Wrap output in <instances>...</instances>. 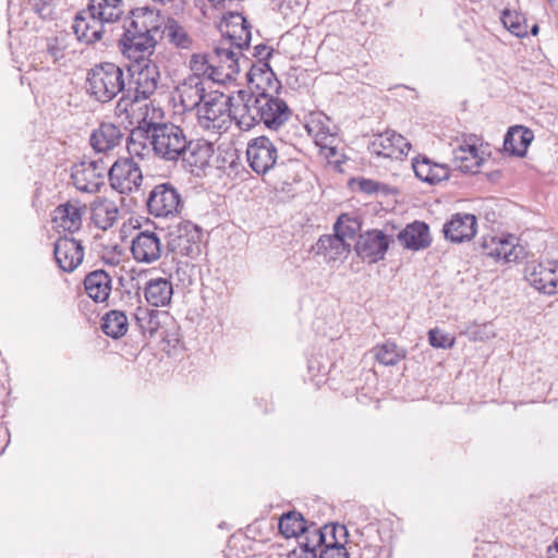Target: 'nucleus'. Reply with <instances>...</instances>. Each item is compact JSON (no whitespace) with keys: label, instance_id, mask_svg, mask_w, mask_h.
<instances>
[{"label":"nucleus","instance_id":"ddd939ff","mask_svg":"<svg viewBox=\"0 0 558 558\" xmlns=\"http://www.w3.org/2000/svg\"><path fill=\"white\" fill-rule=\"evenodd\" d=\"M524 277L535 290L544 294L558 293V260L530 263L525 266Z\"/></svg>","mask_w":558,"mask_h":558},{"label":"nucleus","instance_id":"5fc2aeb1","mask_svg":"<svg viewBox=\"0 0 558 558\" xmlns=\"http://www.w3.org/2000/svg\"><path fill=\"white\" fill-rule=\"evenodd\" d=\"M179 327L174 323V325H169L168 327H165L159 337L167 341L169 344L175 345L179 342Z\"/></svg>","mask_w":558,"mask_h":558},{"label":"nucleus","instance_id":"6e6552de","mask_svg":"<svg viewBox=\"0 0 558 558\" xmlns=\"http://www.w3.org/2000/svg\"><path fill=\"white\" fill-rule=\"evenodd\" d=\"M166 241L169 251L195 258L201 254L202 229L191 221L183 220L168 228Z\"/></svg>","mask_w":558,"mask_h":558},{"label":"nucleus","instance_id":"37998d69","mask_svg":"<svg viewBox=\"0 0 558 558\" xmlns=\"http://www.w3.org/2000/svg\"><path fill=\"white\" fill-rule=\"evenodd\" d=\"M504 26L514 36L523 38L527 35L526 19L521 12L504 10L501 14Z\"/></svg>","mask_w":558,"mask_h":558},{"label":"nucleus","instance_id":"2f4dec72","mask_svg":"<svg viewBox=\"0 0 558 558\" xmlns=\"http://www.w3.org/2000/svg\"><path fill=\"white\" fill-rule=\"evenodd\" d=\"M533 132L522 125L509 128L504 138V150L512 156L523 157L533 141Z\"/></svg>","mask_w":558,"mask_h":558},{"label":"nucleus","instance_id":"0eeeda50","mask_svg":"<svg viewBox=\"0 0 558 558\" xmlns=\"http://www.w3.org/2000/svg\"><path fill=\"white\" fill-rule=\"evenodd\" d=\"M233 106L235 104L232 102L231 97L218 90L209 92L196 111L198 124L216 133L227 131L231 121H234Z\"/></svg>","mask_w":558,"mask_h":558},{"label":"nucleus","instance_id":"4be33fe9","mask_svg":"<svg viewBox=\"0 0 558 558\" xmlns=\"http://www.w3.org/2000/svg\"><path fill=\"white\" fill-rule=\"evenodd\" d=\"M131 252L136 262L151 264L161 257L160 238L153 231H141L132 241Z\"/></svg>","mask_w":558,"mask_h":558},{"label":"nucleus","instance_id":"09e8293b","mask_svg":"<svg viewBox=\"0 0 558 558\" xmlns=\"http://www.w3.org/2000/svg\"><path fill=\"white\" fill-rule=\"evenodd\" d=\"M295 160L298 161V166H295L293 170L288 167L284 170H281L282 172H280L278 168L272 169V171H275L277 177L281 180L282 184L288 185L301 180L300 170L302 169V163L300 160Z\"/></svg>","mask_w":558,"mask_h":558},{"label":"nucleus","instance_id":"aec40b11","mask_svg":"<svg viewBox=\"0 0 558 558\" xmlns=\"http://www.w3.org/2000/svg\"><path fill=\"white\" fill-rule=\"evenodd\" d=\"M137 327L143 336L154 338L169 325H174V318L166 311L138 306L134 313Z\"/></svg>","mask_w":558,"mask_h":558},{"label":"nucleus","instance_id":"3c124183","mask_svg":"<svg viewBox=\"0 0 558 558\" xmlns=\"http://www.w3.org/2000/svg\"><path fill=\"white\" fill-rule=\"evenodd\" d=\"M362 558H391V550L386 546L369 545L366 546L362 554Z\"/></svg>","mask_w":558,"mask_h":558},{"label":"nucleus","instance_id":"b1692460","mask_svg":"<svg viewBox=\"0 0 558 558\" xmlns=\"http://www.w3.org/2000/svg\"><path fill=\"white\" fill-rule=\"evenodd\" d=\"M178 93L185 111H197L208 95L204 80L197 75H189L179 85Z\"/></svg>","mask_w":558,"mask_h":558},{"label":"nucleus","instance_id":"7ed1b4c3","mask_svg":"<svg viewBox=\"0 0 558 558\" xmlns=\"http://www.w3.org/2000/svg\"><path fill=\"white\" fill-rule=\"evenodd\" d=\"M124 13V0H89L73 23L77 39L93 44L101 39L105 25L117 22Z\"/></svg>","mask_w":558,"mask_h":558},{"label":"nucleus","instance_id":"6e6d98bb","mask_svg":"<svg viewBox=\"0 0 558 558\" xmlns=\"http://www.w3.org/2000/svg\"><path fill=\"white\" fill-rule=\"evenodd\" d=\"M272 48L265 44H259L254 47L253 57H255L258 62H267L268 59L272 56Z\"/></svg>","mask_w":558,"mask_h":558},{"label":"nucleus","instance_id":"f3484780","mask_svg":"<svg viewBox=\"0 0 558 558\" xmlns=\"http://www.w3.org/2000/svg\"><path fill=\"white\" fill-rule=\"evenodd\" d=\"M166 22L159 11L148 7H141L131 10V16L125 21L124 25L140 33L153 35L156 39H162V29Z\"/></svg>","mask_w":558,"mask_h":558},{"label":"nucleus","instance_id":"cd10ccee","mask_svg":"<svg viewBox=\"0 0 558 558\" xmlns=\"http://www.w3.org/2000/svg\"><path fill=\"white\" fill-rule=\"evenodd\" d=\"M412 167L416 178L430 185L449 179V168L446 165L432 161L426 156L414 158Z\"/></svg>","mask_w":558,"mask_h":558},{"label":"nucleus","instance_id":"4468645a","mask_svg":"<svg viewBox=\"0 0 558 558\" xmlns=\"http://www.w3.org/2000/svg\"><path fill=\"white\" fill-rule=\"evenodd\" d=\"M106 173L102 161H81L72 167L71 179L78 191L93 194L105 185Z\"/></svg>","mask_w":558,"mask_h":558},{"label":"nucleus","instance_id":"2eb2a0df","mask_svg":"<svg viewBox=\"0 0 558 558\" xmlns=\"http://www.w3.org/2000/svg\"><path fill=\"white\" fill-rule=\"evenodd\" d=\"M482 255L495 262H518L524 255L523 246L519 245L518 238L512 234L485 238L481 245Z\"/></svg>","mask_w":558,"mask_h":558},{"label":"nucleus","instance_id":"7c9ffc66","mask_svg":"<svg viewBox=\"0 0 558 558\" xmlns=\"http://www.w3.org/2000/svg\"><path fill=\"white\" fill-rule=\"evenodd\" d=\"M90 214L92 220L98 229L108 230L118 221L119 207L109 198L97 197L90 204Z\"/></svg>","mask_w":558,"mask_h":558},{"label":"nucleus","instance_id":"8fccbe9b","mask_svg":"<svg viewBox=\"0 0 558 558\" xmlns=\"http://www.w3.org/2000/svg\"><path fill=\"white\" fill-rule=\"evenodd\" d=\"M121 94H122V96L118 100L116 110H114L116 114H118V116L126 113L128 108L132 104L140 101V99H135V95L132 93V88H129V89L125 88V90Z\"/></svg>","mask_w":558,"mask_h":558},{"label":"nucleus","instance_id":"680f3d73","mask_svg":"<svg viewBox=\"0 0 558 558\" xmlns=\"http://www.w3.org/2000/svg\"><path fill=\"white\" fill-rule=\"evenodd\" d=\"M275 81H276V88L275 89L278 90V88L280 87V83H279V81L277 78H275Z\"/></svg>","mask_w":558,"mask_h":558},{"label":"nucleus","instance_id":"473e14b6","mask_svg":"<svg viewBox=\"0 0 558 558\" xmlns=\"http://www.w3.org/2000/svg\"><path fill=\"white\" fill-rule=\"evenodd\" d=\"M172 295V282L166 278H151L144 287V296L147 303L155 307L169 305Z\"/></svg>","mask_w":558,"mask_h":558},{"label":"nucleus","instance_id":"603ef678","mask_svg":"<svg viewBox=\"0 0 558 558\" xmlns=\"http://www.w3.org/2000/svg\"><path fill=\"white\" fill-rule=\"evenodd\" d=\"M31 5L32 10L43 19L52 13L51 0H31Z\"/></svg>","mask_w":558,"mask_h":558},{"label":"nucleus","instance_id":"9b49d317","mask_svg":"<svg viewBox=\"0 0 558 558\" xmlns=\"http://www.w3.org/2000/svg\"><path fill=\"white\" fill-rule=\"evenodd\" d=\"M110 185L121 194L138 191L143 182V173L133 158H119L108 170Z\"/></svg>","mask_w":558,"mask_h":558},{"label":"nucleus","instance_id":"a18cd8bd","mask_svg":"<svg viewBox=\"0 0 558 558\" xmlns=\"http://www.w3.org/2000/svg\"><path fill=\"white\" fill-rule=\"evenodd\" d=\"M242 69L247 70L246 78L251 84H253L257 77H259L260 81H267L270 84L271 78L275 77V73L268 62L257 61V63H253L250 59V65L242 66Z\"/></svg>","mask_w":558,"mask_h":558},{"label":"nucleus","instance_id":"a878e982","mask_svg":"<svg viewBox=\"0 0 558 558\" xmlns=\"http://www.w3.org/2000/svg\"><path fill=\"white\" fill-rule=\"evenodd\" d=\"M398 240L405 248L424 250L432 243L429 227L423 221H414L399 232Z\"/></svg>","mask_w":558,"mask_h":558},{"label":"nucleus","instance_id":"a211bd4d","mask_svg":"<svg viewBox=\"0 0 558 558\" xmlns=\"http://www.w3.org/2000/svg\"><path fill=\"white\" fill-rule=\"evenodd\" d=\"M53 255L61 270L72 272L83 262L84 247L80 241L64 235L54 243Z\"/></svg>","mask_w":558,"mask_h":558},{"label":"nucleus","instance_id":"4d7b16f0","mask_svg":"<svg viewBox=\"0 0 558 558\" xmlns=\"http://www.w3.org/2000/svg\"><path fill=\"white\" fill-rule=\"evenodd\" d=\"M317 557H319V555H317L316 551H313L311 549H305L302 547L294 548L288 555V558H317Z\"/></svg>","mask_w":558,"mask_h":558},{"label":"nucleus","instance_id":"20e7f679","mask_svg":"<svg viewBox=\"0 0 558 558\" xmlns=\"http://www.w3.org/2000/svg\"><path fill=\"white\" fill-rule=\"evenodd\" d=\"M125 90L124 70L113 62L95 64L87 71L86 92L100 104L113 100Z\"/></svg>","mask_w":558,"mask_h":558},{"label":"nucleus","instance_id":"864d4df0","mask_svg":"<svg viewBox=\"0 0 558 558\" xmlns=\"http://www.w3.org/2000/svg\"><path fill=\"white\" fill-rule=\"evenodd\" d=\"M357 187L361 192H364L368 195L377 193L384 185H381L379 182L361 178L356 180Z\"/></svg>","mask_w":558,"mask_h":558},{"label":"nucleus","instance_id":"6ab92c4d","mask_svg":"<svg viewBox=\"0 0 558 558\" xmlns=\"http://www.w3.org/2000/svg\"><path fill=\"white\" fill-rule=\"evenodd\" d=\"M477 231L475 215L457 213L444 225L445 239L452 243H463L474 238Z\"/></svg>","mask_w":558,"mask_h":558},{"label":"nucleus","instance_id":"c03bdc74","mask_svg":"<svg viewBox=\"0 0 558 558\" xmlns=\"http://www.w3.org/2000/svg\"><path fill=\"white\" fill-rule=\"evenodd\" d=\"M190 68L193 71L192 75H197L202 78L206 76L208 80L213 81L214 69L210 52L193 54L190 60Z\"/></svg>","mask_w":558,"mask_h":558},{"label":"nucleus","instance_id":"f03ea898","mask_svg":"<svg viewBox=\"0 0 558 558\" xmlns=\"http://www.w3.org/2000/svg\"><path fill=\"white\" fill-rule=\"evenodd\" d=\"M236 100L232 112L241 131H251L259 124L277 131L292 114L284 100L265 89L257 93L239 90Z\"/></svg>","mask_w":558,"mask_h":558},{"label":"nucleus","instance_id":"bf43d9fd","mask_svg":"<svg viewBox=\"0 0 558 558\" xmlns=\"http://www.w3.org/2000/svg\"><path fill=\"white\" fill-rule=\"evenodd\" d=\"M538 32H539V27H538V25H537V24H534V25L531 27V34H532L533 36H536V35L538 34Z\"/></svg>","mask_w":558,"mask_h":558},{"label":"nucleus","instance_id":"dca6fc26","mask_svg":"<svg viewBox=\"0 0 558 558\" xmlns=\"http://www.w3.org/2000/svg\"><path fill=\"white\" fill-rule=\"evenodd\" d=\"M354 248L362 260L374 264L385 258L389 248V239L380 230H368L360 234Z\"/></svg>","mask_w":558,"mask_h":558},{"label":"nucleus","instance_id":"c756f323","mask_svg":"<svg viewBox=\"0 0 558 558\" xmlns=\"http://www.w3.org/2000/svg\"><path fill=\"white\" fill-rule=\"evenodd\" d=\"M210 157L211 148L209 144L187 141L185 151L180 156V159L190 172L195 173L203 171L209 165Z\"/></svg>","mask_w":558,"mask_h":558},{"label":"nucleus","instance_id":"5701e85b","mask_svg":"<svg viewBox=\"0 0 558 558\" xmlns=\"http://www.w3.org/2000/svg\"><path fill=\"white\" fill-rule=\"evenodd\" d=\"M123 140L124 132L120 125L102 122L92 132L89 143L96 153L108 154L121 146Z\"/></svg>","mask_w":558,"mask_h":558},{"label":"nucleus","instance_id":"f704fd0d","mask_svg":"<svg viewBox=\"0 0 558 558\" xmlns=\"http://www.w3.org/2000/svg\"><path fill=\"white\" fill-rule=\"evenodd\" d=\"M351 243L333 234L322 235L316 243V253L324 255L328 262L347 257Z\"/></svg>","mask_w":558,"mask_h":558},{"label":"nucleus","instance_id":"72a5a7b5","mask_svg":"<svg viewBox=\"0 0 558 558\" xmlns=\"http://www.w3.org/2000/svg\"><path fill=\"white\" fill-rule=\"evenodd\" d=\"M85 209V205L82 206L78 202L59 205L56 209L54 221L59 228L73 233L81 228Z\"/></svg>","mask_w":558,"mask_h":558},{"label":"nucleus","instance_id":"c85d7f7f","mask_svg":"<svg viewBox=\"0 0 558 558\" xmlns=\"http://www.w3.org/2000/svg\"><path fill=\"white\" fill-rule=\"evenodd\" d=\"M84 288L93 301L101 303L107 301L110 295L112 280L107 271L97 269L86 275Z\"/></svg>","mask_w":558,"mask_h":558},{"label":"nucleus","instance_id":"39448f33","mask_svg":"<svg viewBox=\"0 0 558 558\" xmlns=\"http://www.w3.org/2000/svg\"><path fill=\"white\" fill-rule=\"evenodd\" d=\"M246 158L251 169L258 175H265L277 168L280 172L287 167L293 170L298 166L295 159L281 158L276 143L265 135L257 136L247 143Z\"/></svg>","mask_w":558,"mask_h":558},{"label":"nucleus","instance_id":"393cba45","mask_svg":"<svg viewBox=\"0 0 558 558\" xmlns=\"http://www.w3.org/2000/svg\"><path fill=\"white\" fill-rule=\"evenodd\" d=\"M372 148L378 156L392 158L405 154L411 144L401 134L387 130L373 140Z\"/></svg>","mask_w":558,"mask_h":558},{"label":"nucleus","instance_id":"052dcab7","mask_svg":"<svg viewBox=\"0 0 558 558\" xmlns=\"http://www.w3.org/2000/svg\"><path fill=\"white\" fill-rule=\"evenodd\" d=\"M213 7L223 3L226 0H207Z\"/></svg>","mask_w":558,"mask_h":558},{"label":"nucleus","instance_id":"9d476101","mask_svg":"<svg viewBox=\"0 0 558 558\" xmlns=\"http://www.w3.org/2000/svg\"><path fill=\"white\" fill-rule=\"evenodd\" d=\"M182 207L181 194L170 182L157 184L149 192L147 208L155 217H173Z\"/></svg>","mask_w":558,"mask_h":558},{"label":"nucleus","instance_id":"58836bf2","mask_svg":"<svg viewBox=\"0 0 558 558\" xmlns=\"http://www.w3.org/2000/svg\"><path fill=\"white\" fill-rule=\"evenodd\" d=\"M407 351L392 341H386L375 348V359L385 366H393L403 360Z\"/></svg>","mask_w":558,"mask_h":558},{"label":"nucleus","instance_id":"49530a36","mask_svg":"<svg viewBox=\"0 0 558 558\" xmlns=\"http://www.w3.org/2000/svg\"><path fill=\"white\" fill-rule=\"evenodd\" d=\"M339 534H332L325 546L320 549L319 558H349V553L340 542Z\"/></svg>","mask_w":558,"mask_h":558},{"label":"nucleus","instance_id":"4c0bfd02","mask_svg":"<svg viewBox=\"0 0 558 558\" xmlns=\"http://www.w3.org/2000/svg\"><path fill=\"white\" fill-rule=\"evenodd\" d=\"M166 37L171 44L181 49H189L192 46V38L185 31V28L180 25L173 19H167V22L162 29V38Z\"/></svg>","mask_w":558,"mask_h":558},{"label":"nucleus","instance_id":"1a4fd4ad","mask_svg":"<svg viewBox=\"0 0 558 558\" xmlns=\"http://www.w3.org/2000/svg\"><path fill=\"white\" fill-rule=\"evenodd\" d=\"M124 32L119 39L121 52L132 63L151 61L150 57L155 52L159 39L153 35L140 33L126 25H123Z\"/></svg>","mask_w":558,"mask_h":558},{"label":"nucleus","instance_id":"79ce46f5","mask_svg":"<svg viewBox=\"0 0 558 558\" xmlns=\"http://www.w3.org/2000/svg\"><path fill=\"white\" fill-rule=\"evenodd\" d=\"M360 229V220L357 218L351 217L348 214L340 215L333 225L335 234L339 238H342L345 242L353 241Z\"/></svg>","mask_w":558,"mask_h":558},{"label":"nucleus","instance_id":"c9c22d12","mask_svg":"<svg viewBox=\"0 0 558 558\" xmlns=\"http://www.w3.org/2000/svg\"><path fill=\"white\" fill-rule=\"evenodd\" d=\"M475 145H460L453 150V165L463 173H476L483 163Z\"/></svg>","mask_w":558,"mask_h":558},{"label":"nucleus","instance_id":"423d86ee","mask_svg":"<svg viewBox=\"0 0 558 558\" xmlns=\"http://www.w3.org/2000/svg\"><path fill=\"white\" fill-rule=\"evenodd\" d=\"M150 121V145L156 156L166 161H178L184 154L187 137L179 125Z\"/></svg>","mask_w":558,"mask_h":558},{"label":"nucleus","instance_id":"de8ad7c7","mask_svg":"<svg viewBox=\"0 0 558 558\" xmlns=\"http://www.w3.org/2000/svg\"><path fill=\"white\" fill-rule=\"evenodd\" d=\"M429 344L434 348L448 349L454 343L453 338H449L448 335L442 333L438 329H432L428 332Z\"/></svg>","mask_w":558,"mask_h":558},{"label":"nucleus","instance_id":"e433bc0d","mask_svg":"<svg viewBox=\"0 0 558 558\" xmlns=\"http://www.w3.org/2000/svg\"><path fill=\"white\" fill-rule=\"evenodd\" d=\"M129 329V322L126 315L117 310H111L106 313L101 318V330L112 339L123 337Z\"/></svg>","mask_w":558,"mask_h":558},{"label":"nucleus","instance_id":"ea45409f","mask_svg":"<svg viewBox=\"0 0 558 558\" xmlns=\"http://www.w3.org/2000/svg\"><path fill=\"white\" fill-rule=\"evenodd\" d=\"M306 522L298 511H288L279 520V531L284 537H299L305 531Z\"/></svg>","mask_w":558,"mask_h":558},{"label":"nucleus","instance_id":"a19ab883","mask_svg":"<svg viewBox=\"0 0 558 558\" xmlns=\"http://www.w3.org/2000/svg\"><path fill=\"white\" fill-rule=\"evenodd\" d=\"M39 54L47 63L63 65L65 62L66 45L58 37L47 38L46 47Z\"/></svg>","mask_w":558,"mask_h":558},{"label":"nucleus","instance_id":"412c9836","mask_svg":"<svg viewBox=\"0 0 558 558\" xmlns=\"http://www.w3.org/2000/svg\"><path fill=\"white\" fill-rule=\"evenodd\" d=\"M332 534H340V537H347V527L342 524L331 523L325 524L323 527H317L315 524L305 526L299 537V547L311 549L317 553V549H322Z\"/></svg>","mask_w":558,"mask_h":558},{"label":"nucleus","instance_id":"13d9d810","mask_svg":"<svg viewBox=\"0 0 558 558\" xmlns=\"http://www.w3.org/2000/svg\"><path fill=\"white\" fill-rule=\"evenodd\" d=\"M547 558H558V537L547 549Z\"/></svg>","mask_w":558,"mask_h":558},{"label":"nucleus","instance_id":"f257e3e1","mask_svg":"<svg viewBox=\"0 0 558 558\" xmlns=\"http://www.w3.org/2000/svg\"><path fill=\"white\" fill-rule=\"evenodd\" d=\"M219 28L222 39L210 52L213 82L225 84L235 80L242 66L250 65V58L244 54V50L250 49L252 33L247 20L238 12L226 14Z\"/></svg>","mask_w":558,"mask_h":558},{"label":"nucleus","instance_id":"f8f14e48","mask_svg":"<svg viewBox=\"0 0 558 558\" xmlns=\"http://www.w3.org/2000/svg\"><path fill=\"white\" fill-rule=\"evenodd\" d=\"M128 72L134 88L135 99L146 100L155 94L160 83L159 66L155 61L131 63Z\"/></svg>","mask_w":558,"mask_h":558},{"label":"nucleus","instance_id":"bb28decb","mask_svg":"<svg viewBox=\"0 0 558 558\" xmlns=\"http://www.w3.org/2000/svg\"><path fill=\"white\" fill-rule=\"evenodd\" d=\"M126 149L131 156L144 159L149 155L150 145V121L144 118L138 122L126 137Z\"/></svg>","mask_w":558,"mask_h":558}]
</instances>
